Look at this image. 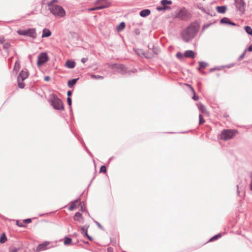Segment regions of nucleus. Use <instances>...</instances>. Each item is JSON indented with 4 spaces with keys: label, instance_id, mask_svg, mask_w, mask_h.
Segmentation results:
<instances>
[{
    "label": "nucleus",
    "instance_id": "f257e3e1",
    "mask_svg": "<svg viewBox=\"0 0 252 252\" xmlns=\"http://www.w3.org/2000/svg\"><path fill=\"white\" fill-rule=\"evenodd\" d=\"M199 29V26L197 24L189 25L181 33L183 40L186 42H189L195 36Z\"/></svg>",
    "mask_w": 252,
    "mask_h": 252
},
{
    "label": "nucleus",
    "instance_id": "f03ea898",
    "mask_svg": "<svg viewBox=\"0 0 252 252\" xmlns=\"http://www.w3.org/2000/svg\"><path fill=\"white\" fill-rule=\"evenodd\" d=\"M191 14L185 7H182L175 11L173 18H178L182 21H187L191 18Z\"/></svg>",
    "mask_w": 252,
    "mask_h": 252
},
{
    "label": "nucleus",
    "instance_id": "7ed1b4c3",
    "mask_svg": "<svg viewBox=\"0 0 252 252\" xmlns=\"http://www.w3.org/2000/svg\"><path fill=\"white\" fill-rule=\"evenodd\" d=\"M48 101L55 110L63 111L64 109V105L62 100L54 94L51 95V98L48 100Z\"/></svg>",
    "mask_w": 252,
    "mask_h": 252
},
{
    "label": "nucleus",
    "instance_id": "20e7f679",
    "mask_svg": "<svg viewBox=\"0 0 252 252\" xmlns=\"http://www.w3.org/2000/svg\"><path fill=\"white\" fill-rule=\"evenodd\" d=\"M48 10L50 13L56 17H63L65 15L64 9L61 5H56L51 7H49Z\"/></svg>",
    "mask_w": 252,
    "mask_h": 252
},
{
    "label": "nucleus",
    "instance_id": "39448f33",
    "mask_svg": "<svg viewBox=\"0 0 252 252\" xmlns=\"http://www.w3.org/2000/svg\"><path fill=\"white\" fill-rule=\"evenodd\" d=\"M238 130L235 129H224L221 131L220 138L225 141H227L233 138Z\"/></svg>",
    "mask_w": 252,
    "mask_h": 252
},
{
    "label": "nucleus",
    "instance_id": "423d86ee",
    "mask_svg": "<svg viewBox=\"0 0 252 252\" xmlns=\"http://www.w3.org/2000/svg\"><path fill=\"white\" fill-rule=\"evenodd\" d=\"M29 75V71L27 69L21 70L17 77V83L19 88L23 89L25 87L24 81L28 78Z\"/></svg>",
    "mask_w": 252,
    "mask_h": 252
},
{
    "label": "nucleus",
    "instance_id": "0eeeda50",
    "mask_svg": "<svg viewBox=\"0 0 252 252\" xmlns=\"http://www.w3.org/2000/svg\"><path fill=\"white\" fill-rule=\"evenodd\" d=\"M17 32L19 35L29 36L33 39L36 37V30L34 28H29L24 30H19Z\"/></svg>",
    "mask_w": 252,
    "mask_h": 252
},
{
    "label": "nucleus",
    "instance_id": "6e6552de",
    "mask_svg": "<svg viewBox=\"0 0 252 252\" xmlns=\"http://www.w3.org/2000/svg\"><path fill=\"white\" fill-rule=\"evenodd\" d=\"M112 69H115L117 72L121 74H125L127 72L126 67L123 64L113 63L109 66Z\"/></svg>",
    "mask_w": 252,
    "mask_h": 252
},
{
    "label": "nucleus",
    "instance_id": "1a4fd4ad",
    "mask_svg": "<svg viewBox=\"0 0 252 252\" xmlns=\"http://www.w3.org/2000/svg\"><path fill=\"white\" fill-rule=\"evenodd\" d=\"M49 60V58L46 52H42L38 56L37 65L38 67L44 65Z\"/></svg>",
    "mask_w": 252,
    "mask_h": 252
},
{
    "label": "nucleus",
    "instance_id": "9d476101",
    "mask_svg": "<svg viewBox=\"0 0 252 252\" xmlns=\"http://www.w3.org/2000/svg\"><path fill=\"white\" fill-rule=\"evenodd\" d=\"M234 4L237 11L241 14H243L245 13L246 5L245 0H234Z\"/></svg>",
    "mask_w": 252,
    "mask_h": 252
},
{
    "label": "nucleus",
    "instance_id": "9b49d317",
    "mask_svg": "<svg viewBox=\"0 0 252 252\" xmlns=\"http://www.w3.org/2000/svg\"><path fill=\"white\" fill-rule=\"evenodd\" d=\"M194 6L196 8L201 10L203 13H206L212 17L215 16L216 15V13L214 11L211 10L209 8H204L201 3H196Z\"/></svg>",
    "mask_w": 252,
    "mask_h": 252
},
{
    "label": "nucleus",
    "instance_id": "f8f14e48",
    "mask_svg": "<svg viewBox=\"0 0 252 252\" xmlns=\"http://www.w3.org/2000/svg\"><path fill=\"white\" fill-rule=\"evenodd\" d=\"M50 244V242L48 241H45L43 243L39 244L36 247V251L39 252L41 251H44L48 249V246Z\"/></svg>",
    "mask_w": 252,
    "mask_h": 252
},
{
    "label": "nucleus",
    "instance_id": "ddd939ff",
    "mask_svg": "<svg viewBox=\"0 0 252 252\" xmlns=\"http://www.w3.org/2000/svg\"><path fill=\"white\" fill-rule=\"evenodd\" d=\"M184 56L187 58L194 59L195 57V53L191 50H187L184 53Z\"/></svg>",
    "mask_w": 252,
    "mask_h": 252
},
{
    "label": "nucleus",
    "instance_id": "4468645a",
    "mask_svg": "<svg viewBox=\"0 0 252 252\" xmlns=\"http://www.w3.org/2000/svg\"><path fill=\"white\" fill-rule=\"evenodd\" d=\"M75 62L74 61L67 60L65 63V66L69 69H72L74 68L75 66Z\"/></svg>",
    "mask_w": 252,
    "mask_h": 252
},
{
    "label": "nucleus",
    "instance_id": "2eb2a0df",
    "mask_svg": "<svg viewBox=\"0 0 252 252\" xmlns=\"http://www.w3.org/2000/svg\"><path fill=\"white\" fill-rule=\"evenodd\" d=\"M149 49H152L155 54L158 55L160 52V49L158 46H155L153 44H151L148 45Z\"/></svg>",
    "mask_w": 252,
    "mask_h": 252
},
{
    "label": "nucleus",
    "instance_id": "dca6fc26",
    "mask_svg": "<svg viewBox=\"0 0 252 252\" xmlns=\"http://www.w3.org/2000/svg\"><path fill=\"white\" fill-rule=\"evenodd\" d=\"M80 200V198H78L76 199L71 201L70 203V206L68 208V210L70 211L73 210L76 207V203Z\"/></svg>",
    "mask_w": 252,
    "mask_h": 252
},
{
    "label": "nucleus",
    "instance_id": "f3484780",
    "mask_svg": "<svg viewBox=\"0 0 252 252\" xmlns=\"http://www.w3.org/2000/svg\"><path fill=\"white\" fill-rule=\"evenodd\" d=\"M52 32L49 29L45 28L43 29L41 37L42 38L48 37L50 36Z\"/></svg>",
    "mask_w": 252,
    "mask_h": 252
},
{
    "label": "nucleus",
    "instance_id": "a211bd4d",
    "mask_svg": "<svg viewBox=\"0 0 252 252\" xmlns=\"http://www.w3.org/2000/svg\"><path fill=\"white\" fill-rule=\"evenodd\" d=\"M237 193L240 196H242L245 194V189L242 186L237 185Z\"/></svg>",
    "mask_w": 252,
    "mask_h": 252
},
{
    "label": "nucleus",
    "instance_id": "6ab92c4d",
    "mask_svg": "<svg viewBox=\"0 0 252 252\" xmlns=\"http://www.w3.org/2000/svg\"><path fill=\"white\" fill-rule=\"evenodd\" d=\"M216 10L219 13L223 14L226 10L227 7L226 5L218 6L216 7Z\"/></svg>",
    "mask_w": 252,
    "mask_h": 252
},
{
    "label": "nucleus",
    "instance_id": "aec40b11",
    "mask_svg": "<svg viewBox=\"0 0 252 252\" xmlns=\"http://www.w3.org/2000/svg\"><path fill=\"white\" fill-rule=\"evenodd\" d=\"M151 14V10L149 9H145L142 10L140 13L139 15L142 17H146L149 15Z\"/></svg>",
    "mask_w": 252,
    "mask_h": 252
},
{
    "label": "nucleus",
    "instance_id": "412c9836",
    "mask_svg": "<svg viewBox=\"0 0 252 252\" xmlns=\"http://www.w3.org/2000/svg\"><path fill=\"white\" fill-rule=\"evenodd\" d=\"M79 78L70 79L67 82V86L69 88H72L79 80Z\"/></svg>",
    "mask_w": 252,
    "mask_h": 252
},
{
    "label": "nucleus",
    "instance_id": "4be33fe9",
    "mask_svg": "<svg viewBox=\"0 0 252 252\" xmlns=\"http://www.w3.org/2000/svg\"><path fill=\"white\" fill-rule=\"evenodd\" d=\"M89 225L85 224L81 227V233L85 237V236L88 235V230L89 228Z\"/></svg>",
    "mask_w": 252,
    "mask_h": 252
},
{
    "label": "nucleus",
    "instance_id": "5701e85b",
    "mask_svg": "<svg viewBox=\"0 0 252 252\" xmlns=\"http://www.w3.org/2000/svg\"><path fill=\"white\" fill-rule=\"evenodd\" d=\"M197 106V107L199 110V111L201 113H207V111H206V107H205V106L201 102H198L196 104Z\"/></svg>",
    "mask_w": 252,
    "mask_h": 252
},
{
    "label": "nucleus",
    "instance_id": "b1692460",
    "mask_svg": "<svg viewBox=\"0 0 252 252\" xmlns=\"http://www.w3.org/2000/svg\"><path fill=\"white\" fill-rule=\"evenodd\" d=\"M199 66L197 67V69L198 70H200V68H205L206 67H207L209 64L207 63L203 62V61H200L199 63Z\"/></svg>",
    "mask_w": 252,
    "mask_h": 252
},
{
    "label": "nucleus",
    "instance_id": "393cba45",
    "mask_svg": "<svg viewBox=\"0 0 252 252\" xmlns=\"http://www.w3.org/2000/svg\"><path fill=\"white\" fill-rule=\"evenodd\" d=\"M156 9L158 11H165L167 10H171V7L170 6H159L156 7Z\"/></svg>",
    "mask_w": 252,
    "mask_h": 252
},
{
    "label": "nucleus",
    "instance_id": "a878e982",
    "mask_svg": "<svg viewBox=\"0 0 252 252\" xmlns=\"http://www.w3.org/2000/svg\"><path fill=\"white\" fill-rule=\"evenodd\" d=\"M110 6V3L108 1H106L104 3L101 4L99 6H97L98 10L103 9L106 8Z\"/></svg>",
    "mask_w": 252,
    "mask_h": 252
},
{
    "label": "nucleus",
    "instance_id": "bb28decb",
    "mask_svg": "<svg viewBox=\"0 0 252 252\" xmlns=\"http://www.w3.org/2000/svg\"><path fill=\"white\" fill-rule=\"evenodd\" d=\"M79 206L80 207V211H81L82 212H86L88 215L90 216L89 212L85 207V203L84 202H80Z\"/></svg>",
    "mask_w": 252,
    "mask_h": 252
},
{
    "label": "nucleus",
    "instance_id": "cd10ccee",
    "mask_svg": "<svg viewBox=\"0 0 252 252\" xmlns=\"http://www.w3.org/2000/svg\"><path fill=\"white\" fill-rule=\"evenodd\" d=\"M231 20L227 17H223L220 20V23L221 24L229 25Z\"/></svg>",
    "mask_w": 252,
    "mask_h": 252
},
{
    "label": "nucleus",
    "instance_id": "c85d7f7f",
    "mask_svg": "<svg viewBox=\"0 0 252 252\" xmlns=\"http://www.w3.org/2000/svg\"><path fill=\"white\" fill-rule=\"evenodd\" d=\"M126 26V24L125 22H121L117 26V30L118 32H121L124 29Z\"/></svg>",
    "mask_w": 252,
    "mask_h": 252
},
{
    "label": "nucleus",
    "instance_id": "c756f323",
    "mask_svg": "<svg viewBox=\"0 0 252 252\" xmlns=\"http://www.w3.org/2000/svg\"><path fill=\"white\" fill-rule=\"evenodd\" d=\"M160 4L162 6H168L167 5H171L172 4V1L171 0H161L160 1Z\"/></svg>",
    "mask_w": 252,
    "mask_h": 252
},
{
    "label": "nucleus",
    "instance_id": "7c9ffc66",
    "mask_svg": "<svg viewBox=\"0 0 252 252\" xmlns=\"http://www.w3.org/2000/svg\"><path fill=\"white\" fill-rule=\"evenodd\" d=\"M72 239L66 236L64 238L63 244L64 245L67 246L71 244Z\"/></svg>",
    "mask_w": 252,
    "mask_h": 252
},
{
    "label": "nucleus",
    "instance_id": "2f4dec72",
    "mask_svg": "<svg viewBox=\"0 0 252 252\" xmlns=\"http://www.w3.org/2000/svg\"><path fill=\"white\" fill-rule=\"evenodd\" d=\"M82 215L79 212L75 213L73 219L75 221L80 220V218H82Z\"/></svg>",
    "mask_w": 252,
    "mask_h": 252
},
{
    "label": "nucleus",
    "instance_id": "473e14b6",
    "mask_svg": "<svg viewBox=\"0 0 252 252\" xmlns=\"http://www.w3.org/2000/svg\"><path fill=\"white\" fill-rule=\"evenodd\" d=\"M244 29L247 34L252 37V28L249 26H246L244 27Z\"/></svg>",
    "mask_w": 252,
    "mask_h": 252
},
{
    "label": "nucleus",
    "instance_id": "72a5a7b5",
    "mask_svg": "<svg viewBox=\"0 0 252 252\" xmlns=\"http://www.w3.org/2000/svg\"><path fill=\"white\" fill-rule=\"evenodd\" d=\"M7 237L5 233H3L0 236V243L3 244L7 241Z\"/></svg>",
    "mask_w": 252,
    "mask_h": 252
},
{
    "label": "nucleus",
    "instance_id": "f704fd0d",
    "mask_svg": "<svg viewBox=\"0 0 252 252\" xmlns=\"http://www.w3.org/2000/svg\"><path fill=\"white\" fill-rule=\"evenodd\" d=\"M222 235L221 233H218L215 235H214V236H213L212 237H211L209 240L208 241V242H212V241H215V240H218V239H219L221 237Z\"/></svg>",
    "mask_w": 252,
    "mask_h": 252
},
{
    "label": "nucleus",
    "instance_id": "c9c22d12",
    "mask_svg": "<svg viewBox=\"0 0 252 252\" xmlns=\"http://www.w3.org/2000/svg\"><path fill=\"white\" fill-rule=\"evenodd\" d=\"M20 68V64L19 62L18 61H17L15 63V65L14 66L13 71L17 73L19 71Z\"/></svg>",
    "mask_w": 252,
    "mask_h": 252
},
{
    "label": "nucleus",
    "instance_id": "e433bc0d",
    "mask_svg": "<svg viewBox=\"0 0 252 252\" xmlns=\"http://www.w3.org/2000/svg\"><path fill=\"white\" fill-rule=\"evenodd\" d=\"M3 48L5 50V51L8 53V49L10 47V44L8 42H5V41L2 44Z\"/></svg>",
    "mask_w": 252,
    "mask_h": 252
},
{
    "label": "nucleus",
    "instance_id": "4c0bfd02",
    "mask_svg": "<svg viewBox=\"0 0 252 252\" xmlns=\"http://www.w3.org/2000/svg\"><path fill=\"white\" fill-rule=\"evenodd\" d=\"M224 68V66H218L210 69V72H212L215 70H220Z\"/></svg>",
    "mask_w": 252,
    "mask_h": 252
},
{
    "label": "nucleus",
    "instance_id": "58836bf2",
    "mask_svg": "<svg viewBox=\"0 0 252 252\" xmlns=\"http://www.w3.org/2000/svg\"><path fill=\"white\" fill-rule=\"evenodd\" d=\"M57 1H58V0H51L50 1L48 2L47 3V5L48 6V8L49 7H53V6L56 5V4H55L54 3L55 2H57Z\"/></svg>",
    "mask_w": 252,
    "mask_h": 252
},
{
    "label": "nucleus",
    "instance_id": "ea45409f",
    "mask_svg": "<svg viewBox=\"0 0 252 252\" xmlns=\"http://www.w3.org/2000/svg\"><path fill=\"white\" fill-rule=\"evenodd\" d=\"M107 172V168L106 166L104 165H101L100 167L99 172L106 173Z\"/></svg>",
    "mask_w": 252,
    "mask_h": 252
},
{
    "label": "nucleus",
    "instance_id": "a19ab883",
    "mask_svg": "<svg viewBox=\"0 0 252 252\" xmlns=\"http://www.w3.org/2000/svg\"><path fill=\"white\" fill-rule=\"evenodd\" d=\"M91 78H93V79H103L104 77L102 76L99 75L92 74L91 75Z\"/></svg>",
    "mask_w": 252,
    "mask_h": 252
},
{
    "label": "nucleus",
    "instance_id": "79ce46f5",
    "mask_svg": "<svg viewBox=\"0 0 252 252\" xmlns=\"http://www.w3.org/2000/svg\"><path fill=\"white\" fill-rule=\"evenodd\" d=\"M74 135L79 140V141L81 142V143L82 144V146L84 147V148H85V147H86V145L84 142V141H83V140L82 139V138L78 137L76 134H74Z\"/></svg>",
    "mask_w": 252,
    "mask_h": 252
},
{
    "label": "nucleus",
    "instance_id": "37998d69",
    "mask_svg": "<svg viewBox=\"0 0 252 252\" xmlns=\"http://www.w3.org/2000/svg\"><path fill=\"white\" fill-rule=\"evenodd\" d=\"M205 123V120L203 118V116L200 114L199 115V124L202 125Z\"/></svg>",
    "mask_w": 252,
    "mask_h": 252
},
{
    "label": "nucleus",
    "instance_id": "c03bdc74",
    "mask_svg": "<svg viewBox=\"0 0 252 252\" xmlns=\"http://www.w3.org/2000/svg\"><path fill=\"white\" fill-rule=\"evenodd\" d=\"M16 224L20 227H25L26 226V224H24L23 222H20L19 220H17L16 222Z\"/></svg>",
    "mask_w": 252,
    "mask_h": 252
},
{
    "label": "nucleus",
    "instance_id": "a18cd8bd",
    "mask_svg": "<svg viewBox=\"0 0 252 252\" xmlns=\"http://www.w3.org/2000/svg\"><path fill=\"white\" fill-rule=\"evenodd\" d=\"M212 24V23H207V24H204L203 27H202V31H201V32H204V31L208 28V27H209Z\"/></svg>",
    "mask_w": 252,
    "mask_h": 252
},
{
    "label": "nucleus",
    "instance_id": "49530a36",
    "mask_svg": "<svg viewBox=\"0 0 252 252\" xmlns=\"http://www.w3.org/2000/svg\"><path fill=\"white\" fill-rule=\"evenodd\" d=\"M21 250L20 247L19 248H9V252H18Z\"/></svg>",
    "mask_w": 252,
    "mask_h": 252
},
{
    "label": "nucleus",
    "instance_id": "de8ad7c7",
    "mask_svg": "<svg viewBox=\"0 0 252 252\" xmlns=\"http://www.w3.org/2000/svg\"><path fill=\"white\" fill-rule=\"evenodd\" d=\"M176 57L178 59L181 60L183 58L184 55L181 52H178L176 53Z\"/></svg>",
    "mask_w": 252,
    "mask_h": 252
},
{
    "label": "nucleus",
    "instance_id": "09e8293b",
    "mask_svg": "<svg viewBox=\"0 0 252 252\" xmlns=\"http://www.w3.org/2000/svg\"><path fill=\"white\" fill-rule=\"evenodd\" d=\"M246 51L247 49H245L244 52L239 57V58H238V61H241L244 58Z\"/></svg>",
    "mask_w": 252,
    "mask_h": 252
},
{
    "label": "nucleus",
    "instance_id": "8fccbe9b",
    "mask_svg": "<svg viewBox=\"0 0 252 252\" xmlns=\"http://www.w3.org/2000/svg\"><path fill=\"white\" fill-rule=\"evenodd\" d=\"M66 100H67V102L68 105L69 106H71V105H72V99H71V98L70 97H67Z\"/></svg>",
    "mask_w": 252,
    "mask_h": 252
},
{
    "label": "nucleus",
    "instance_id": "3c124183",
    "mask_svg": "<svg viewBox=\"0 0 252 252\" xmlns=\"http://www.w3.org/2000/svg\"><path fill=\"white\" fill-rule=\"evenodd\" d=\"M32 219L31 218H28L23 220V222L25 223H30L32 222Z\"/></svg>",
    "mask_w": 252,
    "mask_h": 252
},
{
    "label": "nucleus",
    "instance_id": "603ef678",
    "mask_svg": "<svg viewBox=\"0 0 252 252\" xmlns=\"http://www.w3.org/2000/svg\"><path fill=\"white\" fill-rule=\"evenodd\" d=\"M193 94V95L192 96V98L195 101L198 100L199 99V96L196 94L195 93Z\"/></svg>",
    "mask_w": 252,
    "mask_h": 252
},
{
    "label": "nucleus",
    "instance_id": "864d4df0",
    "mask_svg": "<svg viewBox=\"0 0 252 252\" xmlns=\"http://www.w3.org/2000/svg\"><path fill=\"white\" fill-rule=\"evenodd\" d=\"M137 72V70L136 69H133L132 70L127 71L126 73H127L128 74H130L131 73H135Z\"/></svg>",
    "mask_w": 252,
    "mask_h": 252
},
{
    "label": "nucleus",
    "instance_id": "5fc2aeb1",
    "mask_svg": "<svg viewBox=\"0 0 252 252\" xmlns=\"http://www.w3.org/2000/svg\"><path fill=\"white\" fill-rule=\"evenodd\" d=\"M235 65V63H230V64H227V65H223L224 66V67H226V68H231L233 66H234Z\"/></svg>",
    "mask_w": 252,
    "mask_h": 252
},
{
    "label": "nucleus",
    "instance_id": "6e6d98bb",
    "mask_svg": "<svg viewBox=\"0 0 252 252\" xmlns=\"http://www.w3.org/2000/svg\"><path fill=\"white\" fill-rule=\"evenodd\" d=\"M85 151L88 153V154L91 157H93V156L92 154V153L90 151V150L88 149V148L86 147L85 148Z\"/></svg>",
    "mask_w": 252,
    "mask_h": 252
},
{
    "label": "nucleus",
    "instance_id": "4d7b16f0",
    "mask_svg": "<svg viewBox=\"0 0 252 252\" xmlns=\"http://www.w3.org/2000/svg\"><path fill=\"white\" fill-rule=\"evenodd\" d=\"M250 178H251V183L250 184V188L251 190L252 191V172L251 173Z\"/></svg>",
    "mask_w": 252,
    "mask_h": 252
},
{
    "label": "nucleus",
    "instance_id": "13d9d810",
    "mask_svg": "<svg viewBox=\"0 0 252 252\" xmlns=\"http://www.w3.org/2000/svg\"><path fill=\"white\" fill-rule=\"evenodd\" d=\"M95 223L97 225V226L100 228L101 229H103L102 226L100 224V223L97 221L94 220Z\"/></svg>",
    "mask_w": 252,
    "mask_h": 252
},
{
    "label": "nucleus",
    "instance_id": "bf43d9fd",
    "mask_svg": "<svg viewBox=\"0 0 252 252\" xmlns=\"http://www.w3.org/2000/svg\"><path fill=\"white\" fill-rule=\"evenodd\" d=\"M97 6H95V7H92V8H90L88 9V10L89 11H94V10H98V9L97 8Z\"/></svg>",
    "mask_w": 252,
    "mask_h": 252
},
{
    "label": "nucleus",
    "instance_id": "052dcab7",
    "mask_svg": "<svg viewBox=\"0 0 252 252\" xmlns=\"http://www.w3.org/2000/svg\"><path fill=\"white\" fill-rule=\"evenodd\" d=\"M136 54L140 56L141 55H145V53H144V52L142 51V50H140L139 52H137Z\"/></svg>",
    "mask_w": 252,
    "mask_h": 252
},
{
    "label": "nucleus",
    "instance_id": "680f3d73",
    "mask_svg": "<svg viewBox=\"0 0 252 252\" xmlns=\"http://www.w3.org/2000/svg\"><path fill=\"white\" fill-rule=\"evenodd\" d=\"M5 41V40L4 37H0V44H2Z\"/></svg>",
    "mask_w": 252,
    "mask_h": 252
},
{
    "label": "nucleus",
    "instance_id": "e2e57ef3",
    "mask_svg": "<svg viewBox=\"0 0 252 252\" xmlns=\"http://www.w3.org/2000/svg\"><path fill=\"white\" fill-rule=\"evenodd\" d=\"M87 58H83L81 59V62L83 63H85L88 61Z\"/></svg>",
    "mask_w": 252,
    "mask_h": 252
},
{
    "label": "nucleus",
    "instance_id": "0e129e2a",
    "mask_svg": "<svg viewBox=\"0 0 252 252\" xmlns=\"http://www.w3.org/2000/svg\"><path fill=\"white\" fill-rule=\"evenodd\" d=\"M247 51L249 52H252V44L250 45L248 48L246 49Z\"/></svg>",
    "mask_w": 252,
    "mask_h": 252
},
{
    "label": "nucleus",
    "instance_id": "69168bd1",
    "mask_svg": "<svg viewBox=\"0 0 252 252\" xmlns=\"http://www.w3.org/2000/svg\"><path fill=\"white\" fill-rule=\"evenodd\" d=\"M71 95H72V91L70 90H68L67 92V97H70Z\"/></svg>",
    "mask_w": 252,
    "mask_h": 252
},
{
    "label": "nucleus",
    "instance_id": "338daca9",
    "mask_svg": "<svg viewBox=\"0 0 252 252\" xmlns=\"http://www.w3.org/2000/svg\"><path fill=\"white\" fill-rule=\"evenodd\" d=\"M85 237H87L91 241H93V237L90 236L89 234H88V235H87V236H85Z\"/></svg>",
    "mask_w": 252,
    "mask_h": 252
},
{
    "label": "nucleus",
    "instance_id": "774afa93",
    "mask_svg": "<svg viewBox=\"0 0 252 252\" xmlns=\"http://www.w3.org/2000/svg\"><path fill=\"white\" fill-rule=\"evenodd\" d=\"M229 25H230V26H236L237 25V24L235 23L230 21V22H229Z\"/></svg>",
    "mask_w": 252,
    "mask_h": 252
}]
</instances>
